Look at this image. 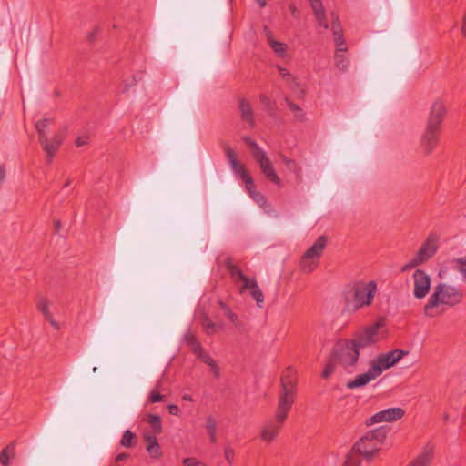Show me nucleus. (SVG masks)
<instances>
[{"label": "nucleus", "mask_w": 466, "mask_h": 466, "mask_svg": "<svg viewBox=\"0 0 466 466\" xmlns=\"http://www.w3.org/2000/svg\"><path fill=\"white\" fill-rule=\"evenodd\" d=\"M227 267L233 282L238 287L239 293L244 294L246 291H248L250 296L256 301L257 306L258 308H262L264 303V295L259 286L258 285L257 280L244 275L241 269L230 261L228 262Z\"/></svg>", "instance_id": "20e7f679"}, {"label": "nucleus", "mask_w": 466, "mask_h": 466, "mask_svg": "<svg viewBox=\"0 0 466 466\" xmlns=\"http://www.w3.org/2000/svg\"><path fill=\"white\" fill-rule=\"evenodd\" d=\"M256 3L259 5L260 7H265L267 5L266 0H254Z\"/></svg>", "instance_id": "13d9d810"}, {"label": "nucleus", "mask_w": 466, "mask_h": 466, "mask_svg": "<svg viewBox=\"0 0 466 466\" xmlns=\"http://www.w3.org/2000/svg\"><path fill=\"white\" fill-rule=\"evenodd\" d=\"M279 72L281 77L289 84L291 90L298 97L304 96V89L286 68L279 66Z\"/></svg>", "instance_id": "412c9836"}, {"label": "nucleus", "mask_w": 466, "mask_h": 466, "mask_svg": "<svg viewBox=\"0 0 466 466\" xmlns=\"http://www.w3.org/2000/svg\"><path fill=\"white\" fill-rule=\"evenodd\" d=\"M317 24L324 29L329 28V22L322 2H315L312 8Z\"/></svg>", "instance_id": "5701e85b"}, {"label": "nucleus", "mask_w": 466, "mask_h": 466, "mask_svg": "<svg viewBox=\"0 0 466 466\" xmlns=\"http://www.w3.org/2000/svg\"><path fill=\"white\" fill-rule=\"evenodd\" d=\"M332 355L333 360H337L347 372L352 373L359 361L360 350L350 339H341L335 344Z\"/></svg>", "instance_id": "39448f33"}, {"label": "nucleus", "mask_w": 466, "mask_h": 466, "mask_svg": "<svg viewBox=\"0 0 466 466\" xmlns=\"http://www.w3.org/2000/svg\"><path fill=\"white\" fill-rule=\"evenodd\" d=\"M412 295L418 300L424 299L431 290V276L423 269L417 268L411 277Z\"/></svg>", "instance_id": "f8f14e48"}, {"label": "nucleus", "mask_w": 466, "mask_h": 466, "mask_svg": "<svg viewBox=\"0 0 466 466\" xmlns=\"http://www.w3.org/2000/svg\"><path fill=\"white\" fill-rule=\"evenodd\" d=\"M62 141L63 136L61 134H56L51 139H49L48 137H46L39 141L47 157L49 158V163L51 162L52 157L58 150Z\"/></svg>", "instance_id": "f3484780"}, {"label": "nucleus", "mask_w": 466, "mask_h": 466, "mask_svg": "<svg viewBox=\"0 0 466 466\" xmlns=\"http://www.w3.org/2000/svg\"><path fill=\"white\" fill-rule=\"evenodd\" d=\"M71 184V181L70 180H67L65 184H64V187H69V185Z\"/></svg>", "instance_id": "680f3d73"}, {"label": "nucleus", "mask_w": 466, "mask_h": 466, "mask_svg": "<svg viewBox=\"0 0 466 466\" xmlns=\"http://www.w3.org/2000/svg\"><path fill=\"white\" fill-rule=\"evenodd\" d=\"M127 456L128 455L127 453H120L116 457V461L118 462V461H124L127 458Z\"/></svg>", "instance_id": "6e6d98bb"}, {"label": "nucleus", "mask_w": 466, "mask_h": 466, "mask_svg": "<svg viewBox=\"0 0 466 466\" xmlns=\"http://www.w3.org/2000/svg\"><path fill=\"white\" fill-rule=\"evenodd\" d=\"M239 109L242 119L248 123L250 126H253V111L249 103L247 102L246 100H241L239 103Z\"/></svg>", "instance_id": "393cba45"}, {"label": "nucleus", "mask_w": 466, "mask_h": 466, "mask_svg": "<svg viewBox=\"0 0 466 466\" xmlns=\"http://www.w3.org/2000/svg\"><path fill=\"white\" fill-rule=\"evenodd\" d=\"M251 147H253L252 156L254 159L258 163L259 167L264 176L269 181L280 187L281 180L279 177L270 159L268 158L265 151L261 149L256 142H252Z\"/></svg>", "instance_id": "9b49d317"}, {"label": "nucleus", "mask_w": 466, "mask_h": 466, "mask_svg": "<svg viewBox=\"0 0 466 466\" xmlns=\"http://www.w3.org/2000/svg\"><path fill=\"white\" fill-rule=\"evenodd\" d=\"M221 309L224 315L232 322L235 326H238V316L224 303H220Z\"/></svg>", "instance_id": "4c0bfd02"}, {"label": "nucleus", "mask_w": 466, "mask_h": 466, "mask_svg": "<svg viewBox=\"0 0 466 466\" xmlns=\"http://www.w3.org/2000/svg\"><path fill=\"white\" fill-rule=\"evenodd\" d=\"M408 351L393 350L386 353L379 354L370 364L369 370L349 380L346 384L348 389L360 388L380 377L384 370L395 366Z\"/></svg>", "instance_id": "f03ea898"}, {"label": "nucleus", "mask_w": 466, "mask_h": 466, "mask_svg": "<svg viewBox=\"0 0 466 466\" xmlns=\"http://www.w3.org/2000/svg\"><path fill=\"white\" fill-rule=\"evenodd\" d=\"M15 454V447L13 444L6 446L0 454V462L4 466H7L9 464L10 459Z\"/></svg>", "instance_id": "7c9ffc66"}, {"label": "nucleus", "mask_w": 466, "mask_h": 466, "mask_svg": "<svg viewBox=\"0 0 466 466\" xmlns=\"http://www.w3.org/2000/svg\"><path fill=\"white\" fill-rule=\"evenodd\" d=\"M96 369H97V368H96V367H95V368L93 369V371H94V372H96Z\"/></svg>", "instance_id": "e2e57ef3"}, {"label": "nucleus", "mask_w": 466, "mask_h": 466, "mask_svg": "<svg viewBox=\"0 0 466 466\" xmlns=\"http://www.w3.org/2000/svg\"><path fill=\"white\" fill-rule=\"evenodd\" d=\"M145 420L150 425L154 433L159 434L162 431V422L158 415L149 414Z\"/></svg>", "instance_id": "cd10ccee"}, {"label": "nucleus", "mask_w": 466, "mask_h": 466, "mask_svg": "<svg viewBox=\"0 0 466 466\" xmlns=\"http://www.w3.org/2000/svg\"><path fill=\"white\" fill-rule=\"evenodd\" d=\"M185 339L188 346L190 347L191 350L198 356L204 350L201 346V344L198 342V340L195 338L192 334H187L185 336Z\"/></svg>", "instance_id": "c756f323"}, {"label": "nucleus", "mask_w": 466, "mask_h": 466, "mask_svg": "<svg viewBox=\"0 0 466 466\" xmlns=\"http://www.w3.org/2000/svg\"><path fill=\"white\" fill-rule=\"evenodd\" d=\"M447 114V107L441 98L435 99L429 111V116L426 121V127L437 129L441 131V124Z\"/></svg>", "instance_id": "ddd939ff"}, {"label": "nucleus", "mask_w": 466, "mask_h": 466, "mask_svg": "<svg viewBox=\"0 0 466 466\" xmlns=\"http://www.w3.org/2000/svg\"><path fill=\"white\" fill-rule=\"evenodd\" d=\"M146 449L149 456L154 460H158L163 456V451L159 443L147 445Z\"/></svg>", "instance_id": "72a5a7b5"}, {"label": "nucleus", "mask_w": 466, "mask_h": 466, "mask_svg": "<svg viewBox=\"0 0 466 466\" xmlns=\"http://www.w3.org/2000/svg\"><path fill=\"white\" fill-rule=\"evenodd\" d=\"M246 189L249 196L254 201H256L260 207H264L267 204V199L263 194L258 192L255 188L254 181L252 180V186H246Z\"/></svg>", "instance_id": "bb28decb"}, {"label": "nucleus", "mask_w": 466, "mask_h": 466, "mask_svg": "<svg viewBox=\"0 0 466 466\" xmlns=\"http://www.w3.org/2000/svg\"><path fill=\"white\" fill-rule=\"evenodd\" d=\"M344 53L335 52L334 55L336 67L342 72L346 71L349 66V59Z\"/></svg>", "instance_id": "c85d7f7f"}, {"label": "nucleus", "mask_w": 466, "mask_h": 466, "mask_svg": "<svg viewBox=\"0 0 466 466\" xmlns=\"http://www.w3.org/2000/svg\"><path fill=\"white\" fill-rule=\"evenodd\" d=\"M319 265V260L313 258H309L308 256L303 255L300 262L299 268L304 273H311L316 269Z\"/></svg>", "instance_id": "b1692460"}, {"label": "nucleus", "mask_w": 466, "mask_h": 466, "mask_svg": "<svg viewBox=\"0 0 466 466\" xmlns=\"http://www.w3.org/2000/svg\"><path fill=\"white\" fill-rule=\"evenodd\" d=\"M202 362L206 363L208 366L213 363L215 360L212 359V357L204 350L197 356Z\"/></svg>", "instance_id": "a18cd8bd"}, {"label": "nucleus", "mask_w": 466, "mask_h": 466, "mask_svg": "<svg viewBox=\"0 0 466 466\" xmlns=\"http://www.w3.org/2000/svg\"><path fill=\"white\" fill-rule=\"evenodd\" d=\"M149 400L152 403L159 402L163 400V396L156 390H153L149 395Z\"/></svg>", "instance_id": "de8ad7c7"}, {"label": "nucleus", "mask_w": 466, "mask_h": 466, "mask_svg": "<svg viewBox=\"0 0 466 466\" xmlns=\"http://www.w3.org/2000/svg\"><path fill=\"white\" fill-rule=\"evenodd\" d=\"M454 268L461 275L462 280L466 283V256L455 260Z\"/></svg>", "instance_id": "f704fd0d"}, {"label": "nucleus", "mask_w": 466, "mask_h": 466, "mask_svg": "<svg viewBox=\"0 0 466 466\" xmlns=\"http://www.w3.org/2000/svg\"><path fill=\"white\" fill-rule=\"evenodd\" d=\"M264 32L267 38V41L271 47V49L275 52L276 55H278L281 58L288 57V46L285 43L277 41L274 39L273 35L269 28L265 25L264 26Z\"/></svg>", "instance_id": "6ab92c4d"}, {"label": "nucleus", "mask_w": 466, "mask_h": 466, "mask_svg": "<svg viewBox=\"0 0 466 466\" xmlns=\"http://www.w3.org/2000/svg\"><path fill=\"white\" fill-rule=\"evenodd\" d=\"M338 364L337 360H333V355L331 354V357L329 358V361L324 367V370L322 371V377L323 378H329L334 371L336 365Z\"/></svg>", "instance_id": "e433bc0d"}, {"label": "nucleus", "mask_w": 466, "mask_h": 466, "mask_svg": "<svg viewBox=\"0 0 466 466\" xmlns=\"http://www.w3.org/2000/svg\"><path fill=\"white\" fill-rule=\"evenodd\" d=\"M377 292V283L373 280L359 282L353 287V301L355 309L370 306Z\"/></svg>", "instance_id": "9d476101"}, {"label": "nucleus", "mask_w": 466, "mask_h": 466, "mask_svg": "<svg viewBox=\"0 0 466 466\" xmlns=\"http://www.w3.org/2000/svg\"><path fill=\"white\" fill-rule=\"evenodd\" d=\"M310 2L311 8H313V4L315 2H321L320 0H309Z\"/></svg>", "instance_id": "052dcab7"}, {"label": "nucleus", "mask_w": 466, "mask_h": 466, "mask_svg": "<svg viewBox=\"0 0 466 466\" xmlns=\"http://www.w3.org/2000/svg\"><path fill=\"white\" fill-rule=\"evenodd\" d=\"M52 123L51 119L44 118L36 122L35 128L39 135V141L47 137L46 128Z\"/></svg>", "instance_id": "2f4dec72"}, {"label": "nucleus", "mask_w": 466, "mask_h": 466, "mask_svg": "<svg viewBox=\"0 0 466 466\" xmlns=\"http://www.w3.org/2000/svg\"><path fill=\"white\" fill-rule=\"evenodd\" d=\"M46 319L52 325V327H54L56 329H59V324L54 319L52 314H50L49 316L46 317Z\"/></svg>", "instance_id": "603ef678"}, {"label": "nucleus", "mask_w": 466, "mask_h": 466, "mask_svg": "<svg viewBox=\"0 0 466 466\" xmlns=\"http://www.w3.org/2000/svg\"><path fill=\"white\" fill-rule=\"evenodd\" d=\"M280 158L283 164H285V166L287 167V168H289L292 172H297V163L293 159H290L284 155H281Z\"/></svg>", "instance_id": "79ce46f5"}, {"label": "nucleus", "mask_w": 466, "mask_h": 466, "mask_svg": "<svg viewBox=\"0 0 466 466\" xmlns=\"http://www.w3.org/2000/svg\"><path fill=\"white\" fill-rule=\"evenodd\" d=\"M209 369H210V371L212 372V374L216 377V378H218L219 375H220V369L218 367V365L216 363V361H214L213 363H211L210 365H208Z\"/></svg>", "instance_id": "09e8293b"}, {"label": "nucleus", "mask_w": 466, "mask_h": 466, "mask_svg": "<svg viewBox=\"0 0 466 466\" xmlns=\"http://www.w3.org/2000/svg\"><path fill=\"white\" fill-rule=\"evenodd\" d=\"M387 430L379 427L365 433L355 444L354 451L364 459L370 461L381 450V445L386 439Z\"/></svg>", "instance_id": "7ed1b4c3"}, {"label": "nucleus", "mask_w": 466, "mask_h": 466, "mask_svg": "<svg viewBox=\"0 0 466 466\" xmlns=\"http://www.w3.org/2000/svg\"><path fill=\"white\" fill-rule=\"evenodd\" d=\"M226 156L233 172L240 177L245 186L251 187L253 179L245 169L244 166L237 160L235 152L228 147L226 149Z\"/></svg>", "instance_id": "dca6fc26"}, {"label": "nucleus", "mask_w": 466, "mask_h": 466, "mask_svg": "<svg viewBox=\"0 0 466 466\" xmlns=\"http://www.w3.org/2000/svg\"><path fill=\"white\" fill-rule=\"evenodd\" d=\"M441 131L430 127H426L420 138V147L425 155L433 152L439 143Z\"/></svg>", "instance_id": "2eb2a0df"}, {"label": "nucleus", "mask_w": 466, "mask_h": 466, "mask_svg": "<svg viewBox=\"0 0 466 466\" xmlns=\"http://www.w3.org/2000/svg\"><path fill=\"white\" fill-rule=\"evenodd\" d=\"M360 455L356 451H354V446L352 449L347 453L344 465L345 466H360V461L358 457Z\"/></svg>", "instance_id": "473e14b6"}, {"label": "nucleus", "mask_w": 466, "mask_h": 466, "mask_svg": "<svg viewBox=\"0 0 466 466\" xmlns=\"http://www.w3.org/2000/svg\"><path fill=\"white\" fill-rule=\"evenodd\" d=\"M290 410L277 405L274 419L266 420L260 427L259 437L263 442L269 444L278 438Z\"/></svg>", "instance_id": "0eeeda50"}, {"label": "nucleus", "mask_w": 466, "mask_h": 466, "mask_svg": "<svg viewBox=\"0 0 466 466\" xmlns=\"http://www.w3.org/2000/svg\"><path fill=\"white\" fill-rule=\"evenodd\" d=\"M433 459V448L427 444L422 451L408 466H430Z\"/></svg>", "instance_id": "aec40b11"}, {"label": "nucleus", "mask_w": 466, "mask_h": 466, "mask_svg": "<svg viewBox=\"0 0 466 466\" xmlns=\"http://www.w3.org/2000/svg\"><path fill=\"white\" fill-rule=\"evenodd\" d=\"M144 438H145V441H147V445L158 443L157 438L153 435L146 434Z\"/></svg>", "instance_id": "8fccbe9b"}, {"label": "nucleus", "mask_w": 466, "mask_h": 466, "mask_svg": "<svg viewBox=\"0 0 466 466\" xmlns=\"http://www.w3.org/2000/svg\"><path fill=\"white\" fill-rule=\"evenodd\" d=\"M182 400L185 401H193V398L189 394H184Z\"/></svg>", "instance_id": "4d7b16f0"}, {"label": "nucleus", "mask_w": 466, "mask_h": 466, "mask_svg": "<svg viewBox=\"0 0 466 466\" xmlns=\"http://www.w3.org/2000/svg\"><path fill=\"white\" fill-rule=\"evenodd\" d=\"M224 457L225 460L228 462L229 465H232L234 462L235 452L230 445H227L224 448Z\"/></svg>", "instance_id": "a19ab883"}, {"label": "nucleus", "mask_w": 466, "mask_h": 466, "mask_svg": "<svg viewBox=\"0 0 466 466\" xmlns=\"http://www.w3.org/2000/svg\"><path fill=\"white\" fill-rule=\"evenodd\" d=\"M205 428L210 441L215 443L217 441V421L212 416L207 418Z\"/></svg>", "instance_id": "a878e982"}, {"label": "nucleus", "mask_w": 466, "mask_h": 466, "mask_svg": "<svg viewBox=\"0 0 466 466\" xmlns=\"http://www.w3.org/2000/svg\"><path fill=\"white\" fill-rule=\"evenodd\" d=\"M464 293L461 288L446 282L433 287L432 292L423 308L424 314L430 318L442 315L448 309L461 304Z\"/></svg>", "instance_id": "f257e3e1"}, {"label": "nucleus", "mask_w": 466, "mask_h": 466, "mask_svg": "<svg viewBox=\"0 0 466 466\" xmlns=\"http://www.w3.org/2000/svg\"><path fill=\"white\" fill-rule=\"evenodd\" d=\"M202 328L208 335L214 334L217 330L216 324L207 317L202 319Z\"/></svg>", "instance_id": "58836bf2"}, {"label": "nucleus", "mask_w": 466, "mask_h": 466, "mask_svg": "<svg viewBox=\"0 0 466 466\" xmlns=\"http://www.w3.org/2000/svg\"><path fill=\"white\" fill-rule=\"evenodd\" d=\"M286 102H287V105L289 106V108L293 111V112H297L298 114L296 115V117L298 119H302L303 117V114H302V111L301 109L299 108V106L296 104H294L293 102H291L289 99H286Z\"/></svg>", "instance_id": "c03bdc74"}, {"label": "nucleus", "mask_w": 466, "mask_h": 466, "mask_svg": "<svg viewBox=\"0 0 466 466\" xmlns=\"http://www.w3.org/2000/svg\"><path fill=\"white\" fill-rule=\"evenodd\" d=\"M244 141L253 149V147H251V143L254 141L251 138L244 137Z\"/></svg>", "instance_id": "bf43d9fd"}, {"label": "nucleus", "mask_w": 466, "mask_h": 466, "mask_svg": "<svg viewBox=\"0 0 466 466\" xmlns=\"http://www.w3.org/2000/svg\"><path fill=\"white\" fill-rule=\"evenodd\" d=\"M37 309L43 313L45 318L51 314L49 310V301L45 298H41L38 299Z\"/></svg>", "instance_id": "ea45409f"}, {"label": "nucleus", "mask_w": 466, "mask_h": 466, "mask_svg": "<svg viewBox=\"0 0 466 466\" xmlns=\"http://www.w3.org/2000/svg\"><path fill=\"white\" fill-rule=\"evenodd\" d=\"M405 414L401 408H388L373 414L365 420L366 426H371L382 422H394L400 420Z\"/></svg>", "instance_id": "4468645a"}, {"label": "nucleus", "mask_w": 466, "mask_h": 466, "mask_svg": "<svg viewBox=\"0 0 466 466\" xmlns=\"http://www.w3.org/2000/svg\"><path fill=\"white\" fill-rule=\"evenodd\" d=\"M386 335L385 321L383 319H378L376 322L365 326L360 330L355 332L352 339H350L355 346L360 350L361 349L371 347Z\"/></svg>", "instance_id": "423d86ee"}, {"label": "nucleus", "mask_w": 466, "mask_h": 466, "mask_svg": "<svg viewBox=\"0 0 466 466\" xmlns=\"http://www.w3.org/2000/svg\"><path fill=\"white\" fill-rule=\"evenodd\" d=\"M89 141V137L87 135L79 136L76 140V147H83L86 145Z\"/></svg>", "instance_id": "49530a36"}, {"label": "nucleus", "mask_w": 466, "mask_h": 466, "mask_svg": "<svg viewBox=\"0 0 466 466\" xmlns=\"http://www.w3.org/2000/svg\"><path fill=\"white\" fill-rule=\"evenodd\" d=\"M326 238L324 236H320L317 238L313 245L305 251L303 255L319 260L324 248H326Z\"/></svg>", "instance_id": "4be33fe9"}, {"label": "nucleus", "mask_w": 466, "mask_h": 466, "mask_svg": "<svg viewBox=\"0 0 466 466\" xmlns=\"http://www.w3.org/2000/svg\"><path fill=\"white\" fill-rule=\"evenodd\" d=\"M289 9L291 13V15L294 16V17H298L299 16V11H298V8L296 7V5L294 4H290L289 5Z\"/></svg>", "instance_id": "864d4df0"}, {"label": "nucleus", "mask_w": 466, "mask_h": 466, "mask_svg": "<svg viewBox=\"0 0 466 466\" xmlns=\"http://www.w3.org/2000/svg\"><path fill=\"white\" fill-rule=\"evenodd\" d=\"M182 464L183 466H207L204 462L193 457L185 458Z\"/></svg>", "instance_id": "37998d69"}, {"label": "nucleus", "mask_w": 466, "mask_h": 466, "mask_svg": "<svg viewBox=\"0 0 466 466\" xmlns=\"http://www.w3.org/2000/svg\"><path fill=\"white\" fill-rule=\"evenodd\" d=\"M5 179V170L3 166H0V183L4 182Z\"/></svg>", "instance_id": "5fc2aeb1"}, {"label": "nucleus", "mask_w": 466, "mask_h": 466, "mask_svg": "<svg viewBox=\"0 0 466 466\" xmlns=\"http://www.w3.org/2000/svg\"><path fill=\"white\" fill-rule=\"evenodd\" d=\"M278 404L291 409L297 396V372L289 366L281 375Z\"/></svg>", "instance_id": "6e6552de"}, {"label": "nucleus", "mask_w": 466, "mask_h": 466, "mask_svg": "<svg viewBox=\"0 0 466 466\" xmlns=\"http://www.w3.org/2000/svg\"><path fill=\"white\" fill-rule=\"evenodd\" d=\"M168 411L170 414L177 416L179 414V408L177 405L171 404L168 406Z\"/></svg>", "instance_id": "3c124183"}, {"label": "nucleus", "mask_w": 466, "mask_h": 466, "mask_svg": "<svg viewBox=\"0 0 466 466\" xmlns=\"http://www.w3.org/2000/svg\"><path fill=\"white\" fill-rule=\"evenodd\" d=\"M135 435L134 433L127 430L124 431L120 443L125 448H130L134 445Z\"/></svg>", "instance_id": "c9c22d12"}, {"label": "nucleus", "mask_w": 466, "mask_h": 466, "mask_svg": "<svg viewBox=\"0 0 466 466\" xmlns=\"http://www.w3.org/2000/svg\"><path fill=\"white\" fill-rule=\"evenodd\" d=\"M331 31L334 35V42L336 45V52L342 53L347 51V45L343 37L342 29L339 22V17L335 14L331 15Z\"/></svg>", "instance_id": "a211bd4d"}, {"label": "nucleus", "mask_w": 466, "mask_h": 466, "mask_svg": "<svg viewBox=\"0 0 466 466\" xmlns=\"http://www.w3.org/2000/svg\"><path fill=\"white\" fill-rule=\"evenodd\" d=\"M438 249L437 238L435 236H430L417 253L400 268L401 272H408L415 268L418 266L424 264L431 258L434 256Z\"/></svg>", "instance_id": "1a4fd4ad"}]
</instances>
